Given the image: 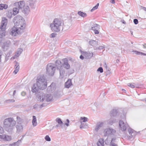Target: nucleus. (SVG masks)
<instances>
[{"label": "nucleus", "instance_id": "obj_1", "mask_svg": "<svg viewBox=\"0 0 146 146\" xmlns=\"http://www.w3.org/2000/svg\"><path fill=\"white\" fill-rule=\"evenodd\" d=\"M14 26L10 30V34L15 36L23 33L26 27V22L24 19L20 16H17L13 19Z\"/></svg>", "mask_w": 146, "mask_h": 146}, {"label": "nucleus", "instance_id": "obj_2", "mask_svg": "<svg viewBox=\"0 0 146 146\" xmlns=\"http://www.w3.org/2000/svg\"><path fill=\"white\" fill-rule=\"evenodd\" d=\"M34 0H29L26 3L23 1H20L15 3L16 6L19 7L21 9L22 12L26 15L29 14L30 11V8H34Z\"/></svg>", "mask_w": 146, "mask_h": 146}, {"label": "nucleus", "instance_id": "obj_3", "mask_svg": "<svg viewBox=\"0 0 146 146\" xmlns=\"http://www.w3.org/2000/svg\"><path fill=\"white\" fill-rule=\"evenodd\" d=\"M3 127L5 129L9 132H11L15 129L16 121L12 117L5 119L3 122Z\"/></svg>", "mask_w": 146, "mask_h": 146}, {"label": "nucleus", "instance_id": "obj_4", "mask_svg": "<svg viewBox=\"0 0 146 146\" xmlns=\"http://www.w3.org/2000/svg\"><path fill=\"white\" fill-rule=\"evenodd\" d=\"M63 25L62 21L60 19L56 18L50 24V27L53 32H59Z\"/></svg>", "mask_w": 146, "mask_h": 146}, {"label": "nucleus", "instance_id": "obj_5", "mask_svg": "<svg viewBox=\"0 0 146 146\" xmlns=\"http://www.w3.org/2000/svg\"><path fill=\"white\" fill-rule=\"evenodd\" d=\"M35 83L41 88L42 90L46 88L47 86L46 80L43 76H38Z\"/></svg>", "mask_w": 146, "mask_h": 146}, {"label": "nucleus", "instance_id": "obj_6", "mask_svg": "<svg viewBox=\"0 0 146 146\" xmlns=\"http://www.w3.org/2000/svg\"><path fill=\"white\" fill-rule=\"evenodd\" d=\"M7 21L5 17H3L1 22V25L0 27V38H2L5 35V31L7 24Z\"/></svg>", "mask_w": 146, "mask_h": 146}, {"label": "nucleus", "instance_id": "obj_7", "mask_svg": "<svg viewBox=\"0 0 146 146\" xmlns=\"http://www.w3.org/2000/svg\"><path fill=\"white\" fill-rule=\"evenodd\" d=\"M116 133V131L111 127H108L105 129L103 131L104 136L108 137L113 135Z\"/></svg>", "mask_w": 146, "mask_h": 146}, {"label": "nucleus", "instance_id": "obj_8", "mask_svg": "<svg viewBox=\"0 0 146 146\" xmlns=\"http://www.w3.org/2000/svg\"><path fill=\"white\" fill-rule=\"evenodd\" d=\"M55 63L58 69L60 71V78H62L64 76L65 71L61 64V62L60 60H58L56 61Z\"/></svg>", "mask_w": 146, "mask_h": 146}, {"label": "nucleus", "instance_id": "obj_9", "mask_svg": "<svg viewBox=\"0 0 146 146\" xmlns=\"http://www.w3.org/2000/svg\"><path fill=\"white\" fill-rule=\"evenodd\" d=\"M52 96L50 94H46L45 95L43 94H41L39 99L41 102H42L46 101V102H50L52 100Z\"/></svg>", "mask_w": 146, "mask_h": 146}, {"label": "nucleus", "instance_id": "obj_10", "mask_svg": "<svg viewBox=\"0 0 146 146\" xmlns=\"http://www.w3.org/2000/svg\"><path fill=\"white\" fill-rule=\"evenodd\" d=\"M56 68L53 64L50 63L48 64L46 67V73L50 76L54 74Z\"/></svg>", "mask_w": 146, "mask_h": 146}, {"label": "nucleus", "instance_id": "obj_11", "mask_svg": "<svg viewBox=\"0 0 146 146\" xmlns=\"http://www.w3.org/2000/svg\"><path fill=\"white\" fill-rule=\"evenodd\" d=\"M17 124L16 125L17 132L19 133L22 132L23 130V127L21 124L22 122V120L20 117L17 116Z\"/></svg>", "mask_w": 146, "mask_h": 146}, {"label": "nucleus", "instance_id": "obj_12", "mask_svg": "<svg viewBox=\"0 0 146 146\" xmlns=\"http://www.w3.org/2000/svg\"><path fill=\"white\" fill-rule=\"evenodd\" d=\"M129 127L128 123L126 121L120 120L119 121V129L122 131H124Z\"/></svg>", "mask_w": 146, "mask_h": 146}, {"label": "nucleus", "instance_id": "obj_13", "mask_svg": "<svg viewBox=\"0 0 146 146\" xmlns=\"http://www.w3.org/2000/svg\"><path fill=\"white\" fill-rule=\"evenodd\" d=\"M42 89L36 83H35L31 87V91L33 93H36L39 92Z\"/></svg>", "mask_w": 146, "mask_h": 146}, {"label": "nucleus", "instance_id": "obj_14", "mask_svg": "<svg viewBox=\"0 0 146 146\" xmlns=\"http://www.w3.org/2000/svg\"><path fill=\"white\" fill-rule=\"evenodd\" d=\"M0 139L5 141H10L12 139L11 136L3 133L0 134Z\"/></svg>", "mask_w": 146, "mask_h": 146}, {"label": "nucleus", "instance_id": "obj_15", "mask_svg": "<svg viewBox=\"0 0 146 146\" xmlns=\"http://www.w3.org/2000/svg\"><path fill=\"white\" fill-rule=\"evenodd\" d=\"M82 55L86 58L88 59L91 58L93 56V53L90 52H83L82 53Z\"/></svg>", "mask_w": 146, "mask_h": 146}, {"label": "nucleus", "instance_id": "obj_16", "mask_svg": "<svg viewBox=\"0 0 146 146\" xmlns=\"http://www.w3.org/2000/svg\"><path fill=\"white\" fill-rule=\"evenodd\" d=\"M64 62L63 65L64 68L66 69H69L70 67V66L68 62V60L66 59H63Z\"/></svg>", "mask_w": 146, "mask_h": 146}, {"label": "nucleus", "instance_id": "obj_17", "mask_svg": "<svg viewBox=\"0 0 146 146\" xmlns=\"http://www.w3.org/2000/svg\"><path fill=\"white\" fill-rule=\"evenodd\" d=\"M118 114L117 111L116 109H113L110 112V116L111 117H114L117 116Z\"/></svg>", "mask_w": 146, "mask_h": 146}, {"label": "nucleus", "instance_id": "obj_18", "mask_svg": "<svg viewBox=\"0 0 146 146\" xmlns=\"http://www.w3.org/2000/svg\"><path fill=\"white\" fill-rule=\"evenodd\" d=\"M72 84L71 79H68V80L65 83V87L67 88H70L72 85Z\"/></svg>", "mask_w": 146, "mask_h": 146}, {"label": "nucleus", "instance_id": "obj_19", "mask_svg": "<svg viewBox=\"0 0 146 146\" xmlns=\"http://www.w3.org/2000/svg\"><path fill=\"white\" fill-rule=\"evenodd\" d=\"M15 70L13 73L16 74L19 71V64L17 62H15Z\"/></svg>", "mask_w": 146, "mask_h": 146}, {"label": "nucleus", "instance_id": "obj_20", "mask_svg": "<svg viewBox=\"0 0 146 146\" xmlns=\"http://www.w3.org/2000/svg\"><path fill=\"white\" fill-rule=\"evenodd\" d=\"M127 85L132 88H138L140 86V85L139 84L134 83H129L127 84Z\"/></svg>", "mask_w": 146, "mask_h": 146}, {"label": "nucleus", "instance_id": "obj_21", "mask_svg": "<svg viewBox=\"0 0 146 146\" xmlns=\"http://www.w3.org/2000/svg\"><path fill=\"white\" fill-rule=\"evenodd\" d=\"M103 125V123L102 122H99L97 123L96 124L95 130L96 131H98L99 129L102 127Z\"/></svg>", "mask_w": 146, "mask_h": 146}, {"label": "nucleus", "instance_id": "obj_22", "mask_svg": "<svg viewBox=\"0 0 146 146\" xmlns=\"http://www.w3.org/2000/svg\"><path fill=\"white\" fill-rule=\"evenodd\" d=\"M22 51L23 50L22 49H18L17 51L16 52L15 54L13 57V58L15 59L18 57L20 55Z\"/></svg>", "mask_w": 146, "mask_h": 146}, {"label": "nucleus", "instance_id": "obj_23", "mask_svg": "<svg viewBox=\"0 0 146 146\" xmlns=\"http://www.w3.org/2000/svg\"><path fill=\"white\" fill-rule=\"evenodd\" d=\"M89 43L90 44L94 47L97 46L98 45L97 41L93 40H90Z\"/></svg>", "mask_w": 146, "mask_h": 146}, {"label": "nucleus", "instance_id": "obj_24", "mask_svg": "<svg viewBox=\"0 0 146 146\" xmlns=\"http://www.w3.org/2000/svg\"><path fill=\"white\" fill-rule=\"evenodd\" d=\"M21 142V140H19L16 142L9 144L8 146H19Z\"/></svg>", "mask_w": 146, "mask_h": 146}, {"label": "nucleus", "instance_id": "obj_25", "mask_svg": "<svg viewBox=\"0 0 146 146\" xmlns=\"http://www.w3.org/2000/svg\"><path fill=\"white\" fill-rule=\"evenodd\" d=\"M32 123V125L34 127L36 126L37 125L36 118L35 116H33Z\"/></svg>", "mask_w": 146, "mask_h": 146}, {"label": "nucleus", "instance_id": "obj_26", "mask_svg": "<svg viewBox=\"0 0 146 146\" xmlns=\"http://www.w3.org/2000/svg\"><path fill=\"white\" fill-rule=\"evenodd\" d=\"M80 126L81 129H87L88 127V124L86 123H80Z\"/></svg>", "mask_w": 146, "mask_h": 146}, {"label": "nucleus", "instance_id": "obj_27", "mask_svg": "<svg viewBox=\"0 0 146 146\" xmlns=\"http://www.w3.org/2000/svg\"><path fill=\"white\" fill-rule=\"evenodd\" d=\"M88 120V119L85 117H81L80 118V123H86Z\"/></svg>", "mask_w": 146, "mask_h": 146}, {"label": "nucleus", "instance_id": "obj_28", "mask_svg": "<svg viewBox=\"0 0 146 146\" xmlns=\"http://www.w3.org/2000/svg\"><path fill=\"white\" fill-rule=\"evenodd\" d=\"M15 7H14L13 8V10H12L14 15H17L19 13V9H20L19 7L16 6L15 5Z\"/></svg>", "mask_w": 146, "mask_h": 146}, {"label": "nucleus", "instance_id": "obj_29", "mask_svg": "<svg viewBox=\"0 0 146 146\" xmlns=\"http://www.w3.org/2000/svg\"><path fill=\"white\" fill-rule=\"evenodd\" d=\"M104 141L102 139H99L97 143L98 146H104Z\"/></svg>", "mask_w": 146, "mask_h": 146}, {"label": "nucleus", "instance_id": "obj_30", "mask_svg": "<svg viewBox=\"0 0 146 146\" xmlns=\"http://www.w3.org/2000/svg\"><path fill=\"white\" fill-rule=\"evenodd\" d=\"M6 14L8 17L10 18H11L13 14L12 10L11 9L9 10Z\"/></svg>", "mask_w": 146, "mask_h": 146}, {"label": "nucleus", "instance_id": "obj_31", "mask_svg": "<svg viewBox=\"0 0 146 146\" xmlns=\"http://www.w3.org/2000/svg\"><path fill=\"white\" fill-rule=\"evenodd\" d=\"M115 121V120H114L113 118L111 117V118L107 121V122L109 125H111Z\"/></svg>", "mask_w": 146, "mask_h": 146}, {"label": "nucleus", "instance_id": "obj_32", "mask_svg": "<svg viewBox=\"0 0 146 146\" xmlns=\"http://www.w3.org/2000/svg\"><path fill=\"white\" fill-rule=\"evenodd\" d=\"M10 42L9 41L5 43L3 46V47L5 49H7L10 46Z\"/></svg>", "mask_w": 146, "mask_h": 146}, {"label": "nucleus", "instance_id": "obj_33", "mask_svg": "<svg viewBox=\"0 0 146 146\" xmlns=\"http://www.w3.org/2000/svg\"><path fill=\"white\" fill-rule=\"evenodd\" d=\"M78 14L80 16L83 17H85L87 16V14L86 13L83 12L81 11H78Z\"/></svg>", "mask_w": 146, "mask_h": 146}, {"label": "nucleus", "instance_id": "obj_34", "mask_svg": "<svg viewBox=\"0 0 146 146\" xmlns=\"http://www.w3.org/2000/svg\"><path fill=\"white\" fill-rule=\"evenodd\" d=\"M8 8V5L6 4H0V10H2L3 9H6Z\"/></svg>", "mask_w": 146, "mask_h": 146}, {"label": "nucleus", "instance_id": "obj_35", "mask_svg": "<svg viewBox=\"0 0 146 146\" xmlns=\"http://www.w3.org/2000/svg\"><path fill=\"white\" fill-rule=\"evenodd\" d=\"M129 133L131 136H134L135 134L133 131L131 129H129L128 130Z\"/></svg>", "mask_w": 146, "mask_h": 146}, {"label": "nucleus", "instance_id": "obj_36", "mask_svg": "<svg viewBox=\"0 0 146 146\" xmlns=\"http://www.w3.org/2000/svg\"><path fill=\"white\" fill-rule=\"evenodd\" d=\"M99 6V3H98L96 6L94 7H93V8H92V9L90 10L91 12H93V11L97 9H98Z\"/></svg>", "mask_w": 146, "mask_h": 146}, {"label": "nucleus", "instance_id": "obj_37", "mask_svg": "<svg viewBox=\"0 0 146 146\" xmlns=\"http://www.w3.org/2000/svg\"><path fill=\"white\" fill-rule=\"evenodd\" d=\"M44 139L46 141H50L51 140L50 138L48 135H46L45 136Z\"/></svg>", "mask_w": 146, "mask_h": 146}, {"label": "nucleus", "instance_id": "obj_38", "mask_svg": "<svg viewBox=\"0 0 146 146\" xmlns=\"http://www.w3.org/2000/svg\"><path fill=\"white\" fill-rule=\"evenodd\" d=\"M15 102V100L14 99H9L5 101V102L6 103H8L10 102Z\"/></svg>", "mask_w": 146, "mask_h": 146}, {"label": "nucleus", "instance_id": "obj_39", "mask_svg": "<svg viewBox=\"0 0 146 146\" xmlns=\"http://www.w3.org/2000/svg\"><path fill=\"white\" fill-rule=\"evenodd\" d=\"M56 121L59 124H61L62 123V122L61 121L60 119L57 118L56 119Z\"/></svg>", "mask_w": 146, "mask_h": 146}, {"label": "nucleus", "instance_id": "obj_40", "mask_svg": "<svg viewBox=\"0 0 146 146\" xmlns=\"http://www.w3.org/2000/svg\"><path fill=\"white\" fill-rule=\"evenodd\" d=\"M92 26L96 28V29H98L100 26L99 25L97 24H95L93 25Z\"/></svg>", "mask_w": 146, "mask_h": 146}, {"label": "nucleus", "instance_id": "obj_41", "mask_svg": "<svg viewBox=\"0 0 146 146\" xmlns=\"http://www.w3.org/2000/svg\"><path fill=\"white\" fill-rule=\"evenodd\" d=\"M4 132V130L3 128L0 126V134L3 133Z\"/></svg>", "mask_w": 146, "mask_h": 146}, {"label": "nucleus", "instance_id": "obj_42", "mask_svg": "<svg viewBox=\"0 0 146 146\" xmlns=\"http://www.w3.org/2000/svg\"><path fill=\"white\" fill-rule=\"evenodd\" d=\"M97 71H100V73H102L103 72V69L102 67H100L98 69Z\"/></svg>", "mask_w": 146, "mask_h": 146}, {"label": "nucleus", "instance_id": "obj_43", "mask_svg": "<svg viewBox=\"0 0 146 146\" xmlns=\"http://www.w3.org/2000/svg\"><path fill=\"white\" fill-rule=\"evenodd\" d=\"M67 123H66L64 124L65 125H66L67 127H68L69 126V123H70V121L68 119L66 120Z\"/></svg>", "mask_w": 146, "mask_h": 146}, {"label": "nucleus", "instance_id": "obj_44", "mask_svg": "<svg viewBox=\"0 0 146 146\" xmlns=\"http://www.w3.org/2000/svg\"><path fill=\"white\" fill-rule=\"evenodd\" d=\"M113 141V139H112L111 141V146H117V145L115 143H112V142Z\"/></svg>", "mask_w": 146, "mask_h": 146}, {"label": "nucleus", "instance_id": "obj_45", "mask_svg": "<svg viewBox=\"0 0 146 146\" xmlns=\"http://www.w3.org/2000/svg\"><path fill=\"white\" fill-rule=\"evenodd\" d=\"M56 34L55 33H52L50 35V36L52 38L56 36Z\"/></svg>", "mask_w": 146, "mask_h": 146}, {"label": "nucleus", "instance_id": "obj_46", "mask_svg": "<svg viewBox=\"0 0 146 146\" xmlns=\"http://www.w3.org/2000/svg\"><path fill=\"white\" fill-rule=\"evenodd\" d=\"M133 22L135 24H137L138 23V21L137 19H135L133 20Z\"/></svg>", "mask_w": 146, "mask_h": 146}, {"label": "nucleus", "instance_id": "obj_47", "mask_svg": "<svg viewBox=\"0 0 146 146\" xmlns=\"http://www.w3.org/2000/svg\"><path fill=\"white\" fill-rule=\"evenodd\" d=\"M133 52H134L137 55H139V52L137 51H133Z\"/></svg>", "mask_w": 146, "mask_h": 146}, {"label": "nucleus", "instance_id": "obj_48", "mask_svg": "<svg viewBox=\"0 0 146 146\" xmlns=\"http://www.w3.org/2000/svg\"><path fill=\"white\" fill-rule=\"evenodd\" d=\"M139 55L146 56V53H144L143 52H139Z\"/></svg>", "mask_w": 146, "mask_h": 146}, {"label": "nucleus", "instance_id": "obj_49", "mask_svg": "<svg viewBox=\"0 0 146 146\" xmlns=\"http://www.w3.org/2000/svg\"><path fill=\"white\" fill-rule=\"evenodd\" d=\"M26 95V93L24 92H22L21 93V95L22 96H25Z\"/></svg>", "mask_w": 146, "mask_h": 146}, {"label": "nucleus", "instance_id": "obj_50", "mask_svg": "<svg viewBox=\"0 0 146 146\" xmlns=\"http://www.w3.org/2000/svg\"><path fill=\"white\" fill-rule=\"evenodd\" d=\"M98 29H96L94 31V33L96 34H98L99 33V31H98Z\"/></svg>", "mask_w": 146, "mask_h": 146}, {"label": "nucleus", "instance_id": "obj_51", "mask_svg": "<svg viewBox=\"0 0 146 146\" xmlns=\"http://www.w3.org/2000/svg\"><path fill=\"white\" fill-rule=\"evenodd\" d=\"M84 56L82 54V55H81L80 56V58L81 59L83 60L84 59Z\"/></svg>", "mask_w": 146, "mask_h": 146}, {"label": "nucleus", "instance_id": "obj_52", "mask_svg": "<svg viewBox=\"0 0 146 146\" xmlns=\"http://www.w3.org/2000/svg\"><path fill=\"white\" fill-rule=\"evenodd\" d=\"M103 66H104L106 68H107V65L106 62L104 63V64Z\"/></svg>", "mask_w": 146, "mask_h": 146}, {"label": "nucleus", "instance_id": "obj_53", "mask_svg": "<svg viewBox=\"0 0 146 146\" xmlns=\"http://www.w3.org/2000/svg\"><path fill=\"white\" fill-rule=\"evenodd\" d=\"M104 48V46H100L98 48V49H103V48Z\"/></svg>", "mask_w": 146, "mask_h": 146}, {"label": "nucleus", "instance_id": "obj_54", "mask_svg": "<svg viewBox=\"0 0 146 146\" xmlns=\"http://www.w3.org/2000/svg\"><path fill=\"white\" fill-rule=\"evenodd\" d=\"M141 7L142 9L146 11V8L143 6H141Z\"/></svg>", "mask_w": 146, "mask_h": 146}, {"label": "nucleus", "instance_id": "obj_55", "mask_svg": "<svg viewBox=\"0 0 146 146\" xmlns=\"http://www.w3.org/2000/svg\"><path fill=\"white\" fill-rule=\"evenodd\" d=\"M51 86H50L49 87H48L47 89V90L48 91V92H50V89H51Z\"/></svg>", "mask_w": 146, "mask_h": 146}, {"label": "nucleus", "instance_id": "obj_56", "mask_svg": "<svg viewBox=\"0 0 146 146\" xmlns=\"http://www.w3.org/2000/svg\"><path fill=\"white\" fill-rule=\"evenodd\" d=\"M15 93H16V91L15 90H14L13 92V97H14V96L15 95Z\"/></svg>", "mask_w": 146, "mask_h": 146}, {"label": "nucleus", "instance_id": "obj_57", "mask_svg": "<svg viewBox=\"0 0 146 146\" xmlns=\"http://www.w3.org/2000/svg\"><path fill=\"white\" fill-rule=\"evenodd\" d=\"M110 2L113 3H115V1L114 0H111Z\"/></svg>", "mask_w": 146, "mask_h": 146}, {"label": "nucleus", "instance_id": "obj_58", "mask_svg": "<svg viewBox=\"0 0 146 146\" xmlns=\"http://www.w3.org/2000/svg\"><path fill=\"white\" fill-rule=\"evenodd\" d=\"M92 30H93L94 31L97 29H96V28H95V27H93V26H92Z\"/></svg>", "mask_w": 146, "mask_h": 146}, {"label": "nucleus", "instance_id": "obj_59", "mask_svg": "<svg viewBox=\"0 0 146 146\" xmlns=\"http://www.w3.org/2000/svg\"><path fill=\"white\" fill-rule=\"evenodd\" d=\"M143 47L144 48H146V44H144L143 45Z\"/></svg>", "mask_w": 146, "mask_h": 146}, {"label": "nucleus", "instance_id": "obj_60", "mask_svg": "<svg viewBox=\"0 0 146 146\" xmlns=\"http://www.w3.org/2000/svg\"><path fill=\"white\" fill-rule=\"evenodd\" d=\"M46 105H44V104H42L41 105V106L42 107L44 106H46Z\"/></svg>", "mask_w": 146, "mask_h": 146}, {"label": "nucleus", "instance_id": "obj_61", "mask_svg": "<svg viewBox=\"0 0 146 146\" xmlns=\"http://www.w3.org/2000/svg\"><path fill=\"white\" fill-rule=\"evenodd\" d=\"M122 22L123 24H125V23H126L125 22L124 20H123L122 21Z\"/></svg>", "mask_w": 146, "mask_h": 146}, {"label": "nucleus", "instance_id": "obj_62", "mask_svg": "<svg viewBox=\"0 0 146 146\" xmlns=\"http://www.w3.org/2000/svg\"><path fill=\"white\" fill-rule=\"evenodd\" d=\"M142 101H145L146 102V98L145 99H143V100H142Z\"/></svg>", "mask_w": 146, "mask_h": 146}, {"label": "nucleus", "instance_id": "obj_63", "mask_svg": "<svg viewBox=\"0 0 146 146\" xmlns=\"http://www.w3.org/2000/svg\"><path fill=\"white\" fill-rule=\"evenodd\" d=\"M122 91H125V90H124V89H122Z\"/></svg>", "mask_w": 146, "mask_h": 146}, {"label": "nucleus", "instance_id": "obj_64", "mask_svg": "<svg viewBox=\"0 0 146 146\" xmlns=\"http://www.w3.org/2000/svg\"><path fill=\"white\" fill-rule=\"evenodd\" d=\"M125 115H124V117H123V119L125 118Z\"/></svg>", "mask_w": 146, "mask_h": 146}]
</instances>
